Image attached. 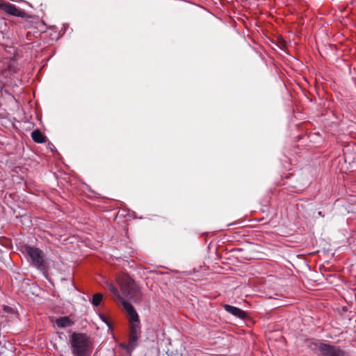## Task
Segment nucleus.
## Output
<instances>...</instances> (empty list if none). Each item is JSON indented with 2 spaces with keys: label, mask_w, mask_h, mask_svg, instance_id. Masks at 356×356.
<instances>
[{
  "label": "nucleus",
  "mask_w": 356,
  "mask_h": 356,
  "mask_svg": "<svg viewBox=\"0 0 356 356\" xmlns=\"http://www.w3.org/2000/svg\"><path fill=\"white\" fill-rule=\"evenodd\" d=\"M103 296L102 293H95L93 295L91 302L92 304L97 307L100 305L102 300Z\"/></svg>",
  "instance_id": "nucleus-12"
},
{
  "label": "nucleus",
  "mask_w": 356,
  "mask_h": 356,
  "mask_svg": "<svg viewBox=\"0 0 356 356\" xmlns=\"http://www.w3.org/2000/svg\"><path fill=\"white\" fill-rule=\"evenodd\" d=\"M118 282L124 296L130 299H137L140 296V290L135 282L127 275L119 277Z\"/></svg>",
  "instance_id": "nucleus-3"
},
{
  "label": "nucleus",
  "mask_w": 356,
  "mask_h": 356,
  "mask_svg": "<svg viewBox=\"0 0 356 356\" xmlns=\"http://www.w3.org/2000/svg\"><path fill=\"white\" fill-rule=\"evenodd\" d=\"M130 323V332L132 334H140V325L139 318L136 321L129 320Z\"/></svg>",
  "instance_id": "nucleus-11"
},
{
  "label": "nucleus",
  "mask_w": 356,
  "mask_h": 356,
  "mask_svg": "<svg viewBox=\"0 0 356 356\" xmlns=\"http://www.w3.org/2000/svg\"><path fill=\"white\" fill-rule=\"evenodd\" d=\"M309 348L312 350L319 351L323 356H346L344 351L339 348L318 341H312Z\"/></svg>",
  "instance_id": "nucleus-4"
},
{
  "label": "nucleus",
  "mask_w": 356,
  "mask_h": 356,
  "mask_svg": "<svg viewBox=\"0 0 356 356\" xmlns=\"http://www.w3.org/2000/svg\"><path fill=\"white\" fill-rule=\"evenodd\" d=\"M139 337V334L129 333L128 344L124 345L126 349H127L129 351H132L138 344Z\"/></svg>",
  "instance_id": "nucleus-9"
},
{
  "label": "nucleus",
  "mask_w": 356,
  "mask_h": 356,
  "mask_svg": "<svg viewBox=\"0 0 356 356\" xmlns=\"http://www.w3.org/2000/svg\"><path fill=\"white\" fill-rule=\"evenodd\" d=\"M122 305L125 310L127 311L129 320L136 321L138 319V314L134 309V307L128 302L122 300Z\"/></svg>",
  "instance_id": "nucleus-8"
},
{
  "label": "nucleus",
  "mask_w": 356,
  "mask_h": 356,
  "mask_svg": "<svg viewBox=\"0 0 356 356\" xmlns=\"http://www.w3.org/2000/svg\"><path fill=\"white\" fill-rule=\"evenodd\" d=\"M25 252L28 257V261L33 266L42 272L47 270V264L44 259V254L41 250L27 245L25 247Z\"/></svg>",
  "instance_id": "nucleus-2"
},
{
  "label": "nucleus",
  "mask_w": 356,
  "mask_h": 356,
  "mask_svg": "<svg viewBox=\"0 0 356 356\" xmlns=\"http://www.w3.org/2000/svg\"><path fill=\"white\" fill-rule=\"evenodd\" d=\"M108 289L116 298L122 299L118 289L113 284L108 285Z\"/></svg>",
  "instance_id": "nucleus-13"
},
{
  "label": "nucleus",
  "mask_w": 356,
  "mask_h": 356,
  "mask_svg": "<svg viewBox=\"0 0 356 356\" xmlns=\"http://www.w3.org/2000/svg\"><path fill=\"white\" fill-rule=\"evenodd\" d=\"M3 310L7 312H10L13 309L11 307L6 305H3Z\"/></svg>",
  "instance_id": "nucleus-14"
},
{
  "label": "nucleus",
  "mask_w": 356,
  "mask_h": 356,
  "mask_svg": "<svg viewBox=\"0 0 356 356\" xmlns=\"http://www.w3.org/2000/svg\"><path fill=\"white\" fill-rule=\"evenodd\" d=\"M318 214L320 216H321V217H323V216H324V215L322 213V212H321V211H318Z\"/></svg>",
  "instance_id": "nucleus-15"
},
{
  "label": "nucleus",
  "mask_w": 356,
  "mask_h": 356,
  "mask_svg": "<svg viewBox=\"0 0 356 356\" xmlns=\"http://www.w3.org/2000/svg\"><path fill=\"white\" fill-rule=\"evenodd\" d=\"M222 307L227 313L240 319H244L246 317L245 312L236 307L225 304L222 305Z\"/></svg>",
  "instance_id": "nucleus-6"
},
{
  "label": "nucleus",
  "mask_w": 356,
  "mask_h": 356,
  "mask_svg": "<svg viewBox=\"0 0 356 356\" xmlns=\"http://www.w3.org/2000/svg\"><path fill=\"white\" fill-rule=\"evenodd\" d=\"M74 325V321L68 316H62L56 318L54 322V326L58 328L70 327Z\"/></svg>",
  "instance_id": "nucleus-7"
},
{
  "label": "nucleus",
  "mask_w": 356,
  "mask_h": 356,
  "mask_svg": "<svg viewBox=\"0 0 356 356\" xmlns=\"http://www.w3.org/2000/svg\"><path fill=\"white\" fill-rule=\"evenodd\" d=\"M33 140L37 143H43L45 142V136L39 129H35L31 133Z\"/></svg>",
  "instance_id": "nucleus-10"
},
{
  "label": "nucleus",
  "mask_w": 356,
  "mask_h": 356,
  "mask_svg": "<svg viewBox=\"0 0 356 356\" xmlns=\"http://www.w3.org/2000/svg\"><path fill=\"white\" fill-rule=\"evenodd\" d=\"M70 343L73 356H90L92 353V341L86 334L72 333L70 337Z\"/></svg>",
  "instance_id": "nucleus-1"
},
{
  "label": "nucleus",
  "mask_w": 356,
  "mask_h": 356,
  "mask_svg": "<svg viewBox=\"0 0 356 356\" xmlns=\"http://www.w3.org/2000/svg\"><path fill=\"white\" fill-rule=\"evenodd\" d=\"M0 9L15 17H24L26 15L24 10L17 8L15 5L3 1H0Z\"/></svg>",
  "instance_id": "nucleus-5"
}]
</instances>
